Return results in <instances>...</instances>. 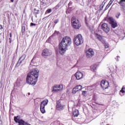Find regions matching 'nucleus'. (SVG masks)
Wrapping results in <instances>:
<instances>
[{
    "label": "nucleus",
    "mask_w": 125,
    "mask_h": 125,
    "mask_svg": "<svg viewBox=\"0 0 125 125\" xmlns=\"http://www.w3.org/2000/svg\"><path fill=\"white\" fill-rule=\"evenodd\" d=\"M71 43H72V40L70 37L68 36L64 37L59 44V48L56 49V54L63 55L66 52V50L68 49V46L70 45Z\"/></svg>",
    "instance_id": "f257e3e1"
},
{
    "label": "nucleus",
    "mask_w": 125,
    "mask_h": 125,
    "mask_svg": "<svg viewBox=\"0 0 125 125\" xmlns=\"http://www.w3.org/2000/svg\"><path fill=\"white\" fill-rule=\"evenodd\" d=\"M40 71L38 68L33 69L27 75L26 83L31 85H35L38 82Z\"/></svg>",
    "instance_id": "f03ea898"
},
{
    "label": "nucleus",
    "mask_w": 125,
    "mask_h": 125,
    "mask_svg": "<svg viewBox=\"0 0 125 125\" xmlns=\"http://www.w3.org/2000/svg\"><path fill=\"white\" fill-rule=\"evenodd\" d=\"M73 42L76 45H81V44L83 43V36L81 34H78L75 36Z\"/></svg>",
    "instance_id": "7ed1b4c3"
},
{
    "label": "nucleus",
    "mask_w": 125,
    "mask_h": 125,
    "mask_svg": "<svg viewBox=\"0 0 125 125\" xmlns=\"http://www.w3.org/2000/svg\"><path fill=\"white\" fill-rule=\"evenodd\" d=\"M47 103H48V100H45L41 103L40 110L42 114H44V113H45V109H44V108H45V106L47 105Z\"/></svg>",
    "instance_id": "20e7f679"
},
{
    "label": "nucleus",
    "mask_w": 125,
    "mask_h": 125,
    "mask_svg": "<svg viewBox=\"0 0 125 125\" xmlns=\"http://www.w3.org/2000/svg\"><path fill=\"white\" fill-rule=\"evenodd\" d=\"M52 52L51 50H49L48 49H44L42 51V56L44 57V58H46L52 55Z\"/></svg>",
    "instance_id": "39448f33"
},
{
    "label": "nucleus",
    "mask_w": 125,
    "mask_h": 125,
    "mask_svg": "<svg viewBox=\"0 0 125 125\" xmlns=\"http://www.w3.org/2000/svg\"><path fill=\"white\" fill-rule=\"evenodd\" d=\"M63 90V85H55L53 87L52 91L54 92H58V91H62Z\"/></svg>",
    "instance_id": "423d86ee"
},
{
    "label": "nucleus",
    "mask_w": 125,
    "mask_h": 125,
    "mask_svg": "<svg viewBox=\"0 0 125 125\" xmlns=\"http://www.w3.org/2000/svg\"><path fill=\"white\" fill-rule=\"evenodd\" d=\"M108 21H109V23L111 24L112 28L115 29L116 27H118V24L117 23V21H116V20H114L113 18H109Z\"/></svg>",
    "instance_id": "0eeeda50"
},
{
    "label": "nucleus",
    "mask_w": 125,
    "mask_h": 125,
    "mask_svg": "<svg viewBox=\"0 0 125 125\" xmlns=\"http://www.w3.org/2000/svg\"><path fill=\"white\" fill-rule=\"evenodd\" d=\"M101 86L103 89H106V88L110 86V85L109 84L108 82L105 80H103L101 83Z\"/></svg>",
    "instance_id": "6e6552de"
},
{
    "label": "nucleus",
    "mask_w": 125,
    "mask_h": 125,
    "mask_svg": "<svg viewBox=\"0 0 125 125\" xmlns=\"http://www.w3.org/2000/svg\"><path fill=\"white\" fill-rule=\"evenodd\" d=\"M87 58H91L94 55V52L92 49L90 48L86 52Z\"/></svg>",
    "instance_id": "1a4fd4ad"
},
{
    "label": "nucleus",
    "mask_w": 125,
    "mask_h": 125,
    "mask_svg": "<svg viewBox=\"0 0 125 125\" xmlns=\"http://www.w3.org/2000/svg\"><path fill=\"white\" fill-rule=\"evenodd\" d=\"M83 89V86L82 85H79L74 87L72 89V93L73 94H76L78 91H81V90Z\"/></svg>",
    "instance_id": "9d476101"
},
{
    "label": "nucleus",
    "mask_w": 125,
    "mask_h": 125,
    "mask_svg": "<svg viewBox=\"0 0 125 125\" xmlns=\"http://www.w3.org/2000/svg\"><path fill=\"white\" fill-rule=\"evenodd\" d=\"M64 104H61L60 101H59L57 102L56 109L59 111H62L64 109Z\"/></svg>",
    "instance_id": "9b49d317"
},
{
    "label": "nucleus",
    "mask_w": 125,
    "mask_h": 125,
    "mask_svg": "<svg viewBox=\"0 0 125 125\" xmlns=\"http://www.w3.org/2000/svg\"><path fill=\"white\" fill-rule=\"evenodd\" d=\"M102 29L104 30V32L107 33L110 32V28L108 27V25L106 23H103L101 26Z\"/></svg>",
    "instance_id": "f8f14e48"
},
{
    "label": "nucleus",
    "mask_w": 125,
    "mask_h": 125,
    "mask_svg": "<svg viewBox=\"0 0 125 125\" xmlns=\"http://www.w3.org/2000/svg\"><path fill=\"white\" fill-rule=\"evenodd\" d=\"M25 59H26V55L23 54L20 58V59L17 63V65H18V66H20V64H21V63H23V62H24V60H25Z\"/></svg>",
    "instance_id": "ddd939ff"
},
{
    "label": "nucleus",
    "mask_w": 125,
    "mask_h": 125,
    "mask_svg": "<svg viewBox=\"0 0 125 125\" xmlns=\"http://www.w3.org/2000/svg\"><path fill=\"white\" fill-rule=\"evenodd\" d=\"M75 77H76L77 80H82L83 77V74L80 71H77L75 74Z\"/></svg>",
    "instance_id": "4468645a"
},
{
    "label": "nucleus",
    "mask_w": 125,
    "mask_h": 125,
    "mask_svg": "<svg viewBox=\"0 0 125 125\" xmlns=\"http://www.w3.org/2000/svg\"><path fill=\"white\" fill-rule=\"evenodd\" d=\"M22 84H23V80L21 78H18L16 83L15 84V86L20 87V86H22Z\"/></svg>",
    "instance_id": "2eb2a0df"
},
{
    "label": "nucleus",
    "mask_w": 125,
    "mask_h": 125,
    "mask_svg": "<svg viewBox=\"0 0 125 125\" xmlns=\"http://www.w3.org/2000/svg\"><path fill=\"white\" fill-rule=\"evenodd\" d=\"M79 22V20L78 19H76L75 17H72L71 19V23L72 24V26H73L75 24L78 23Z\"/></svg>",
    "instance_id": "dca6fc26"
},
{
    "label": "nucleus",
    "mask_w": 125,
    "mask_h": 125,
    "mask_svg": "<svg viewBox=\"0 0 125 125\" xmlns=\"http://www.w3.org/2000/svg\"><path fill=\"white\" fill-rule=\"evenodd\" d=\"M73 28H74V29H80L81 28V27H82V25H81V23H80V21L77 22V23L73 25Z\"/></svg>",
    "instance_id": "f3484780"
},
{
    "label": "nucleus",
    "mask_w": 125,
    "mask_h": 125,
    "mask_svg": "<svg viewBox=\"0 0 125 125\" xmlns=\"http://www.w3.org/2000/svg\"><path fill=\"white\" fill-rule=\"evenodd\" d=\"M14 121L16 123H18V124H19L22 120L20 119V117L19 116H15L14 117Z\"/></svg>",
    "instance_id": "a211bd4d"
},
{
    "label": "nucleus",
    "mask_w": 125,
    "mask_h": 125,
    "mask_svg": "<svg viewBox=\"0 0 125 125\" xmlns=\"http://www.w3.org/2000/svg\"><path fill=\"white\" fill-rule=\"evenodd\" d=\"M119 4L121 5V6H125V0H120L118 2Z\"/></svg>",
    "instance_id": "6ab92c4d"
},
{
    "label": "nucleus",
    "mask_w": 125,
    "mask_h": 125,
    "mask_svg": "<svg viewBox=\"0 0 125 125\" xmlns=\"http://www.w3.org/2000/svg\"><path fill=\"white\" fill-rule=\"evenodd\" d=\"M73 116L74 117H78L79 116V110L77 109H75L73 111Z\"/></svg>",
    "instance_id": "aec40b11"
},
{
    "label": "nucleus",
    "mask_w": 125,
    "mask_h": 125,
    "mask_svg": "<svg viewBox=\"0 0 125 125\" xmlns=\"http://www.w3.org/2000/svg\"><path fill=\"white\" fill-rule=\"evenodd\" d=\"M95 36H96V38H97V39H98L99 41H102V36L98 35V34H96Z\"/></svg>",
    "instance_id": "412c9836"
},
{
    "label": "nucleus",
    "mask_w": 125,
    "mask_h": 125,
    "mask_svg": "<svg viewBox=\"0 0 125 125\" xmlns=\"http://www.w3.org/2000/svg\"><path fill=\"white\" fill-rule=\"evenodd\" d=\"M37 60V59L33 58V59L32 60L31 62L30 63V65H32V66H35V61Z\"/></svg>",
    "instance_id": "4be33fe9"
},
{
    "label": "nucleus",
    "mask_w": 125,
    "mask_h": 125,
    "mask_svg": "<svg viewBox=\"0 0 125 125\" xmlns=\"http://www.w3.org/2000/svg\"><path fill=\"white\" fill-rule=\"evenodd\" d=\"M35 14H39L40 13V10H37V9H34Z\"/></svg>",
    "instance_id": "5701e85b"
},
{
    "label": "nucleus",
    "mask_w": 125,
    "mask_h": 125,
    "mask_svg": "<svg viewBox=\"0 0 125 125\" xmlns=\"http://www.w3.org/2000/svg\"><path fill=\"white\" fill-rule=\"evenodd\" d=\"M19 125H25V121L21 120L19 123Z\"/></svg>",
    "instance_id": "b1692460"
},
{
    "label": "nucleus",
    "mask_w": 125,
    "mask_h": 125,
    "mask_svg": "<svg viewBox=\"0 0 125 125\" xmlns=\"http://www.w3.org/2000/svg\"><path fill=\"white\" fill-rule=\"evenodd\" d=\"M124 89H125V86H123L121 90H120V92H122V93H125V91Z\"/></svg>",
    "instance_id": "393cba45"
},
{
    "label": "nucleus",
    "mask_w": 125,
    "mask_h": 125,
    "mask_svg": "<svg viewBox=\"0 0 125 125\" xmlns=\"http://www.w3.org/2000/svg\"><path fill=\"white\" fill-rule=\"evenodd\" d=\"M51 11H52V10H51V9H49L46 11L45 14H47V13H50Z\"/></svg>",
    "instance_id": "a878e982"
},
{
    "label": "nucleus",
    "mask_w": 125,
    "mask_h": 125,
    "mask_svg": "<svg viewBox=\"0 0 125 125\" xmlns=\"http://www.w3.org/2000/svg\"><path fill=\"white\" fill-rule=\"evenodd\" d=\"M91 70L92 71H95V70H96V67H95V66H91Z\"/></svg>",
    "instance_id": "bb28decb"
},
{
    "label": "nucleus",
    "mask_w": 125,
    "mask_h": 125,
    "mask_svg": "<svg viewBox=\"0 0 125 125\" xmlns=\"http://www.w3.org/2000/svg\"><path fill=\"white\" fill-rule=\"evenodd\" d=\"M121 16V13H117L116 15V17L117 19H119V18Z\"/></svg>",
    "instance_id": "cd10ccee"
},
{
    "label": "nucleus",
    "mask_w": 125,
    "mask_h": 125,
    "mask_svg": "<svg viewBox=\"0 0 125 125\" xmlns=\"http://www.w3.org/2000/svg\"><path fill=\"white\" fill-rule=\"evenodd\" d=\"M86 93H87V92L86 91H83L82 92V95L84 96H86Z\"/></svg>",
    "instance_id": "c85d7f7f"
},
{
    "label": "nucleus",
    "mask_w": 125,
    "mask_h": 125,
    "mask_svg": "<svg viewBox=\"0 0 125 125\" xmlns=\"http://www.w3.org/2000/svg\"><path fill=\"white\" fill-rule=\"evenodd\" d=\"M114 0H110L108 4L111 6L112 5V3L114 2Z\"/></svg>",
    "instance_id": "c756f323"
},
{
    "label": "nucleus",
    "mask_w": 125,
    "mask_h": 125,
    "mask_svg": "<svg viewBox=\"0 0 125 125\" xmlns=\"http://www.w3.org/2000/svg\"><path fill=\"white\" fill-rule=\"evenodd\" d=\"M101 5H102V9H103V7H104V5H105V2L104 1H103Z\"/></svg>",
    "instance_id": "7c9ffc66"
},
{
    "label": "nucleus",
    "mask_w": 125,
    "mask_h": 125,
    "mask_svg": "<svg viewBox=\"0 0 125 125\" xmlns=\"http://www.w3.org/2000/svg\"><path fill=\"white\" fill-rule=\"evenodd\" d=\"M110 6H111L110 5H109V4H108L105 7V10L108 9V8H109L110 7Z\"/></svg>",
    "instance_id": "2f4dec72"
},
{
    "label": "nucleus",
    "mask_w": 125,
    "mask_h": 125,
    "mask_svg": "<svg viewBox=\"0 0 125 125\" xmlns=\"http://www.w3.org/2000/svg\"><path fill=\"white\" fill-rule=\"evenodd\" d=\"M21 32H22V33H23H23H24V32H25V27H24V26L22 27Z\"/></svg>",
    "instance_id": "473e14b6"
},
{
    "label": "nucleus",
    "mask_w": 125,
    "mask_h": 125,
    "mask_svg": "<svg viewBox=\"0 0 125 125\" xmlns=\"http://www.w3.org/2000/svg\"><path fill=\"white\" fill-rule=\"evenodd\" d=\"M58 22H59V20H56L54 21L55 24H57L58 23Z\"/></svg>",
    "instance_id": "72a5a7b5"
},
{
    "label": "nucleus",
    "mask_w": 125,
    "mask_h": 125,
    "mask_svg": "<svg viewBox=\"0 0 125 125\" xmlns=\"http://www.w3.org/2000/svg\"><path fill=\"white\" fill-rule=\"evenodd\" d=\"M36 24L35 23H33V22H31V23H30V26H36Z\"/></svg>",
    "instance_id": "f704fd0d"
},
{
    "label": "nucleus",
    "mask_w": 125,
    "mask_h": 125,
    "mask_svg": "<svg viewBox=\"0 0 125 125\" xmlns=\"http://www.w3.org/2000/svg\"><path fill=\"white\" fill-rule=\"evenodd\" d=\"M104 47H105V48H108V47H109V46H108L107 44H105Z\"/></svg>",
    "instance_id": "c9c22d12"
},
{
    "label": "nucleus",
    "mask_w": 125,
    "mask_h": 125,
    "mask_svg": "<svg viewBox=\"0 0 125 125\" xmlns=\"http://www.w3.org/2000/svg\"><path fill=\"white\" fill-rule=\"evenodd\" d=\"M0 125H2V122L1 121V119H0Z\"/></svg>",
    "instance_id": "e433bc0d"
},
{
    "label": "nucleus",
    "mask_w": 125,
    "mask_h": 125,
    "mask_svg": "<svg viewBox=\"0 0 125 125\" xmlns=\"http://www.w3.org/2000/svg\"><path fill=\"white\" fill-rule=\"evenodd\" d=\"M3 27H2V25L0 24V30H2Z\"/></svg>",
    "instance_id": "4c0bfd02"
},
{
    "label": "nucleus",
    "mask_w": 125,
    "mask_h": 125,
    "mask_svg": "<svg viewBox=\"0 0 125 125\" xmlns=\"http://www.w3.org/2000/svg\"><path fill=\"white\" fill-rule=\"evenodd\" d=\"M56 34H58V32L55 31V33L53 34V36H54V35H56Z\"/></svg>",
    "instance_id": "58836bf2"
},
{
    "label": "nucleus",
    "mask_w": 125,
    "mask_h": 125,
    "mask_svg": "<svg viewBox=\"0 0 125 125\" xmlns=\"http://www.w3.org/2000/svg\"><path fill=\"white\" fill-rule=\"evenodd\" d=\"M10 38H12V34L11 33H10Z\"/></svg>",
    "instance_id": "ea45409f"
},
{
    "label": "nucleus",
    "mask_w": 125,
    "mask_h": 125,
    "mask_svg": "<svg viewBox=\"0 0 125 125\" xmlns=\"http://www.w3.org/2000/svg\"><path fill=\"white\" fill-rule=\"evenodd\" d=\"M11 2H14V0H11Z\"/></svg>",
    "instance_id": "a19ab883"
},
{
    "label": "nucleus",
    "mask_w": 125,
    "mask_h": 125,
    "mask_svg": "<svg viewBox=\"0 0 125 125\" xmlns=\"http://www.w3.org/2000/svg\"><path fill=\"white\" fill-rule=\"evenodd\" d=\"M100 7H102V4L100 5Z\"/></svg>",
    "instance_id": "79ce46f5"
},
{
    "label": "nucleus",
    "mask_w": 125,
    "mask_h": 125,
    "mask_svg": "<svg viewBox=\"0 0 125 125\" xmlns=\"http://www.w3.org/2000/svg\"><path fill=\"white\" fill-rule=\"evenodd\" d=\"M56 7H59V5H57L56 6Z\"/></svg>",
    "instance_id": "37998d69"
},
{
    "label": "nucleus",
    "mask_w": 125,
    "mask_h": 125,
    "mask_svg": "<svg viewBox=\"0 0 125 125\" xmlns=\"http://www.w3.org/2000/svg\"><path fill=\"white\" fill-rule=\"evenodd\" d=\"M9 42H10V43H11V40L9 41Z\"/></svg>",
    "instance_id": "c03bdc74"
},
{
    "label": "nucleus",
    "mask_w": 125,
    "mask_h": 125,
    "mask_svg": "<svg viewBox=\"0 0 125 125\" xmlns=\"http://www.w3.org/2000/svg\"><path fill=\"white\" fill-rule=\"evenodd\" d=\"M9 40H10V41H11V38H9Z\"/></svg>",
    "instance_id": "a18cd8bd"
},
{
    "label": "nucleus",
    "mask_w": 125,
    "mask_h": 125,
    "mask_svg": "<svg viewBox=\"0 0 125 125\" xmlns=\"http://www.w3.org/2000/svg\"><path fill=\"white\" fill-rule=\"evenodd\" d=\"M71 5V4H70V3H69L68 5Z\"/></svg>",
    "instance_id": "49530a36"
},
{
    "label": "nucleus",
    "mask_w": 125,
    "mask_h": 125,
    "mask_svg": "<svg viewBox=\"0 0 125 125\" xmlns=\"http://www.w3.org/2000/svg\"><path fill=\"white\" fill-rule=\"evenodd\" d=\"M71 5V4H70V3H69L68 5Z\"/></svg>",
    "instance_id": "de8ad7c7"
}]
</instances>
